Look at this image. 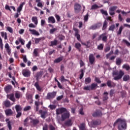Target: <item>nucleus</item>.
Listing matches in <instances>:
<instances>
[{"mask_svg":"<svg viewBox=\"0 0 130 130\" xmlns=\"http://www.w3.org/2000/svg\"><path fill=\"white\" fill-rule=\"evenodd\" d=\"M5 107H10L11 106V102H10V101L9 100H6L5 101H4L3 102Z\"/></svg>","mask_w":130,"mask_h":130,"instance_id":"nucleus-30","label":"nucleus"},{"mask_svg":"<svg viewBox=\"0 0 130 130\" xmlns=\"http://www.w3.org/2000/svg\"><path fill=\"white\" fill-rule=\"evenodd\" d=\"M80 72L81 74L80 75L79 79L80 80H82V79H83V77H84V73L85 72V71H84V69H81Z\"/></svg>","mask_w":130,"mask_h":130,"instance_id":"nucleus-47","label":"nucleus"},{"mask_svg":"<svg viewBox=\"0 0 130 130\" xmlns=\"http://www.w3.org/2000/svg\"><path fill=\"white\" fill-rule=\"evenodd\" d=\"M19 41L20 42L21 45H24L25 44V41L23 40L22 38H19Z\"/></svg>","mask_w":130,"mask_h":130,"instance_id":"nucleus-62","label":"nucleus"},{"mask_svg":"<svg viewBox=\"0 0 130 130\" xmlns=\"http://www.w3.org/2000/svg\"><path fill=\"white\" fill-rule=\"evenodd\" d=\"M123 26L121 25L119 29V30L117 31V35H120L121 34V32H122V30H123Z\"/></svg>","mask_w":130,"mask_h":130,"instance_id":"nucleus-49","label":"nucleus"},{"mask_svg":"<svg viewBox=\"0 0 130 130\" xmlns=\"http://www.w3.org/2000/svg\"><path fill=\"white\" fill-rule=\"evenodd\" d=\"M104 48V45L103 44H100L98 46L97 49L99 50H103Z\"/></svg>","mask_w":130,"mask_h":130,"instance_id":"nucleus-50","label":"nucleus"},{"mask_svg":"<svg viewBox=\"0 0 130 130\" xmlns=\"http://www.w3.org/2000/svg\"><path fill=\"white\" fill-rule=\"evenodd\" d=\"M42 76H43V71H40L37 73L36 80L37 82H36L34 84L35 87H36L37 90L39 91V92H41L42 90V88L39 86V82L38 81H39V80L42 78Z\"/></svg>","mask_w":130,"mask_h":130,"instance_id":"nucleus-2","label":"nucleus"},{"mask_svg":"<svg viewBox=\"0 0 130 130\" xmlns=\"http://www.w3.org/2000/svg\"><path fill=\"white\" fill-rule=\"evenodd\" d=\"M118 124V128L119 130H125L126 129V122L125 120L118 118L114 123V126Z\"/></svg>","mask_w":130,"mask_h":130,"instance_id":"nucleus-1","label":"nucleus"},{"mask_svg":"<svg viewBox=\"0 0 130 130\" xmlns=\"http://www.w3.org/2000/svg\"><path fill=\"white\" fill-rule=\"evenodd\" d=\"M29 31L32 35H35L36 36H39V35H40V34L35 29H31V28H29Z\"/></svg>","mask_w":130,"mask_h":130,"instance_id":"nucleus-20","label":"nucleus"},{"mask_svg":"<svg viewBox=\"0 0 130 130\" xmlns=\"http://www.w3.org/2000/svg\"><path fill=\"white\" fill-rule=\"evenodd\" d=\"M43 130H48V125H47L46 124H45L43 126Z\"/></svg>","mask_w":130,"mask_h":130,"instance_id":"nucleus-64","label":"nucleus"},{"mask_svg":"<svg viewBox=\"0 0 130 130\" xmlns=\"http://www.w3.org/2000/svg\"><path fill=\"white\" fill-rule=\"evenodd\" d=\"M100 28V24L96 23L95 24L91 25L89 27V30H96V29H99Z\"/></svg>","mask_w":130,"mask_h":130,"instance_id":"nucleus-17","label":"nucleus"},{"mask_svg":"<svg viewBox=\"0 0 130 130\" xmlns=\"http://www.w3.org/2000/svg\"><path fill=\"white\" fill-rule=\"evenodd\" d=\"M25 5V3L23 2L20 5V6L17 8V13H21V11H22V9H23V7Z\"/></svg>","mask_w":130,"mask_h":130,"instance_id":"nucleus-29","label":"nucleus"},{"mask_svg":"<svg viewBox=\"0 0 130 130\" xmlns=\"http://www.w3.org/2000/svg\"><path fill=\"white\" fill-rule=\"evenodd\" d=\"M75 47L76 48V49H78L79 51H80L82 45L80 43H75Z\"/></svg>","mask_w":130,"mask_h":130,"instance_id":"nucleus-31","label":"nucleus"},{"mask_svg":"<svg viewBox=\"0 0 130 130\" xmlns=\"http://www.w3.org/2000/svg\"><path fill=\"white\" fill-rule=\"evenodd\" d=\"M91 78L87 77L85 79L84 82L86 85H88V84H90L91 83Z\"/></svg>","mask_w":130,"mask_h":130,"instance_id":"nucleus-39","label":"nucleus"},{"mask_svg":"<svg viewBox=\"0 0 130 130\" xmlns=\"http://www.w3.org/2000/svg\"><path fill=\"white\" fill-rule=\"evenodd\" d=\"M123 26L121 25L119 29V30L117 31V35H120L121 34V32H122V30H123Z\"/></svg>","mask_w":130,"mask_h":130,"instance_id":"nucleus-48","label":"nucleus"},{"mask_svg":"<svg viewBox=\"0 0 130 130\" xmlns=\"http://www.w3.org/2000/svg\"><path fill=\"white\" fill-rule=\"evenodd\" d=\"M16 112H22V106L20 105H16L15 106Z\"/></svg>","mask_w":130,"mask_h":130,"instance_id":"nucleus-27","label":"nucleus"},{"mask_svg":"<svg viewBox=\"0 0 130 130\" xmlns=\"http://www.w3.org/2000/svg\"><path fill=\"white\" fill-rule=\"evenodd\" d=\"M121 64V59H120V58H118L116 61V64H117V66H120Z\"/></svg>","mask_w":130,"mask_h":130,"instance_id":"nucleus-52","label":"nucleus"},{"mask_svg":"<svg viewBox=\"0 0 130 130\" xmlns=\"http://www.w3.org/2000/svg\"><path fill=\"white\" fill-rule=\"evenodd\" d=\"M89 61L90 64H94L95 63V56L93 54H90L89 55Z\"/></svg>","mask_w":130,"mask_h":130,"instance_id":"nucleus-15","label":"nucleus"},{"mask_svg":"<svg viewBox=\"0 0 130 130\" xmlns=\"http://www.w3.org/2000/svg\"><path fill=\"white\" fill-rule=\"evenodd\" d=\"M5 112L7 116H11V115H13V111L11 109L6 110Z\"/></svg>","mask_w":130,"mask_h":130,"instance_id":"nucleus-21","label":"nucleus"},{"mask_svg":"<svg viewBox=\"0 0 130 130\" xmlns=\"http://www.w3.org/2000/svg\"><path fill=\"white\" fill-rule=\"evenodd\" d=\"M67 111V108L62 107L61 108H58L56 110V114L57 115H59V114H62L64 112Z\"/></svg>","mask_w":130,"mask_h":130,"instance_id":"nucleus-9","label":"nucleus"},{"mask_svg":"<svg viewBox=\"0 0 130 130\" xmlns=\"http://www.w3.org/2000/svg\"><path fill=\"white\" fill-rule=\"evenodd\" d=\"M107 33L104 32L98 38V41H100V40H102L103 42H107Z\"/></svg>","mask_w":130,"mask_h":130,"instance_id":"nucleus-4","label":"nucleus"},{"mask_svg":"<svg viewBox=\"0 0 130 130\" xmlns=\"http://www.w3.org/2000/svg\"><path fill=\"white\" fill-rule=\"evenodd\" d=\"M15 97L16 99L19 100V99L22 98L23 97V93L20 91H17L15 93Z\"/></svg>","mask_w":130,"mask_h":130,"instance_id":"nucleus-18","label":"nucleus"},{"mask_svg":"<svg viewBox=\"0 0 130 130\" xmlns=\"http://www.w3.org/2000/svg\"><path fill=\"white\" fill-rule=\"evenodd\" d=\"M39 105H43V102H40L38 100V101H36L35 103V111L37 112L39 110Z\"/></svg>","mask_w":130,"mask_h":130,"instance_id":"nucleus-11","label":"nucleus"},{"mask_svg":"<svg viewBox=\"0 0 130 130\" xmlns=\"http://www.w3.org/2000/svg\"><path fill=\"white\" fill-rule=\"evenodd\" d=\"M56 96V92L53 91L52 92H49L47 93L46 99L47 100H50V99H53Z\"/></svg>","mask_w":130,"mask_h":130,"instance_id":"nucleus-7","label":"nucleus"},{"mask_svg":"<svg viewBox=\"0 0 130 130\" xmlns=\"http://www.w3.org/2000/svg\"><path fill=\"white\" fill-rule=\"evenodd\" d=\"M31 122L33 124V125H37V124L39 123V120L37 119H32Z\"/></svg>","mask_w":130,"mask_h":130,"instance_id":"nucleus-33","label":"nucleus"},{"mask_svg":"<svg viewBox=\"0 0 130 130\" xmlns=\"http://www.w3.org/2000/svg\"><path fill=\"white\" fill-rule=\"evenodd\" d=\"M83 90H86V91H91V87L90 85L87 86H84L83 87Z\"/></svg>","mask_w":130,"mask_h":130,"instance_id":"nucleus-59","label":"nucleus"},{"mask_svg":"<svg viewBox=\"0 0 130 130\" xmlns=\"http://www.w3.org/2000/svg\"><path fill=\"white\" fill-rule=\"evenodd\" d=\"M36 3H37V6L39 8H43V5L42 4V3L41 2V0H36Z\"/></svg>","mask_w":130,"mask_h":130,"instance_id":"nucleus-36","label":"nucleus"},{"mask_svg":"<svg viewBox=\"0 0 130 130\" xmlns=\"http://www.w3.org/2000/svg\"><path fill=\"white\" fill-rule=\"evenodd\" d=\"M64 124L66 125V126H72L73 125V122H72V119H69L68 120H67Z\"/></svg>","mask_w":130,"mask_h":130,"instance_id":"nucleus-26","label":"nucleus"},{"mask_svg":"<svg viewBox=\"0 0 130 130\" xmlns=\"http://www.w3.org/2000/svg\"><path fill=\"white\" fill-rule=\"evenodd\" d=\"M34 56H38V49H35L33 52Z\"/></svg>","mask_w":130,"mask_h":130,"instance_id":"nucleus-51","label":"nucleus"},{"mask_svg":"<svg viewBox=\"0 0 130 130\" xmlns=\"http://www.w3.org/2000/svg\"><path fill=\"white\" fill-rule=\"evenodd\" d=\"M81 10H82V6L81 5L76 3L74 5V11L76 13H80L81 12Z\"/></svg>","mask_w":130,"mask_h":130,"instance_id":"nucleus-12","label":"nucleus"},{"mask_svg":"<svg viewBox=\"0 0 130 130\" xmlns=\"http://www.w3.org/2000/svg\"><path fill=\"white\" fill-rule=\"evenodd\" d=\"M8 99H9L12 102H16V98H15V94L12 93L7 95Z\"/></svg>","mask_w":130,"mask_h":130,"instance_id":"nucleus-16","label":"nucleus"},{"mask_svg":"<svg viewBox=\"0 0 130 130\" xmlns=\"http://www.w3.org/2000/svg\"><path fill=\"white\" fill-rule=\"evenodd\" d=\"M60 82H68V79H66L64 76L62 75L60 77Z\"/></svg>","mask_w":130,"mask_h":130,"instance_id":"nucleus-61","label":"nucleus"},{"mask_svg":"<svg viewBox=\"0 0 130 130\" xmlns=\"http://www.w3.org/2000/svg\"><path fill=\"white\" fill-rule=\"evenodd\" d=\"M86 129V126H85V123H82L80 124L79 126V130H85Z\"/></svg>","mask_w":130,"mask_h":130,"instance_id":"nucleus-44","label":"nucleus"},{"mask_svg":"<svg viewBox=\"0 0 130 130\" xmlns=\"http://www.w3.org/2000/svg\"><path fill=\"white\" fill-rule=\"evenodd\" d=\"M4 90L7 94H8V93H10V92H11V90H12V85H9L5 87Z\"/></svg>","mask_w":130,"mask_h":130,"instance_id":"nucleus-24","label":"nucleus"},{"mask_svg":"<svg viewBox=\"0 0 130 130\" xmlns=\"http://www.w3.org/2000/svg\"><path fill=\"white\" fill-rule=\"evenodd\" d=\"M5 48L8 52V54H10V53H11V49H10V45H9L8 43L5 44Z\"/></svg>","mask_w":130,"mask_h":130,"instance_id":"nucleus-32","label":"nucleus"},{"mask_svg":"<svg viewBox=\"0 0 130 130\" xmlns=\"http://www.w3.org/2000/svg\"><path fill=\"white\" fill-rule=\"evenodd\" d=\"M107 85L109 88H112L113 87H115L116 84L114 82L111 81V80H108L107 81Z\"/></svg>","mask_w":130,"mask_h":130,"instance_id":"nucleus-19","label":"nucleus"},{"mask_svg":"<svg viewBox=\"0 0 130 130\" xmlns=\"http://www.w3.org/2000/svg\"><path fill=\"white\" fill-rule=\"evenodd\" d=\"M32 22H33L35 25H37L38 24V19H37V17L36 16H33L31 18Z\"/></svg>","mask_w":130,"mask_h":130,"instance_id":"nucleus-34","label":"nucleus"},{"mask_svg":"<svg viewBox=\"0 0 130 130\" xmlns=\"http://www.w3.org/2000/svg\"><path fill=\"white\" fill-rule=\"evenodd\" d=\"M108 24V23H107V21L106 20H105L103 25V27H102L103 30H106V28H107Z\"/></svg>","mask_w":130,"mask_h":130,"instance_id":"nucleus-38","label":"nucleus"},{"mask_svg":"<svg viewBox=\"0 0 130 130\" xmlns=\"http://www.w3.org/2000/svg\"><path fill=\"white\" fill-rule=\"evenodd\" d=\"M104 95H105L103 97V101H106V100L108 99V92H104Z\"/></svg>","mask_w":130,"mask_h":130,"instance_id":"nucleus-41","label":"nucleus"},{"mask_svg":"<svg viewBox=\"0 0 130 130\" xmlns=\"http://www.w3.org/2000/svg\"><path fill=\"white\" fill-rule=\"evenodd\" d=\"M55 31H57V28H53L52 29H50L49 33L50 34H53Z\"/></svg>","mask_w":130,"mask_h":130,"instance_id":"nucleus-55","label":"nucleus"},{"mask_svg":"<svg viewBox=\"0 0 130 130\" xmlns=\"http://www.w3.org/2000/svg\"><path fill=\"white\" fill-rule=\"evenodd\" d=\"M39 112L41 114V117L42 118H43V119L46 118V115H47L48 113L47 110H45V111L40 110Z\"/></svg>","mask_w":130,"mask_h":130,"instance_id":"nucleus-10","label":"nucleus"},{"mask_svg":"<svg viewBox=\"0 0 130 130\" xmlns=\"http://www.w3.org/2000/svg\"><path fill=\"white\" fill-rule=\"evenodd\" d=\"M58 42V41L55 39L54 41H51V44L49 45V46H56V45H57Z\"/></svg>","mask_w":130,"mask_h":130,"instance_id":"nucleus-28","label":"nucleus"},{"mask_svg":"<svg viewBox=\"0 0 130 130\" xmlns=\"http://www.w3.org/2000/svg\"><path fill=\"white\" fill-rule=\"evenodd\" d=\"M7 31H9V32L10 33H11L12 34H13V33H14V30H13V28H12L10 26L7 27Z\"/></svg>","mask_w":130,"mask_h":130,"instance_id":"nucleus-56","label":"nucleus"},{"mask_svg":"<svg viewBox=\"0 0 130 130\" xmlns=\"http://www.w3.org/2000/svg\"><path fill=\"white\" fill-rule=\"evenodd\" d=\"M2 38H4L5 40H8V33L5 31H1L0 32Z\"/></svg>","mask_w":130,"mask_h":130,"instance_id":"nucleus-22","label":"nucleus"},{"mask_svg":"<svg viewBox=\"0 0 130 130\" xmlns=\"http://www.w3.org/2000/svg\"><path fill=\"white\" fill-rule=\"evenodd\" d=\"M115 29V24H113L109 26L108 30L109 31H112V32H113Z\"/></svg>","mask_w":130,"mask_h":130,"instance_id":"nucleus-40","label":"nucleus"},{"mask_svg":"<svg viewBox=\"0 0 130 130\" xmlns=\"http://www.w3.org/2000/svg\"><path fill=\"white\" fill-rule=\"evenodd\" d=\"M93 125H99L101 123V121L100 120H96L92 121Z\"/></svg>","mask_w":130,"mask_h":130,"instance_id":"nucleus-42","label":"nucleus"},{"mask_svg":"<svg viewBox=\"0 0 130 130\" xmlns=\"http://www.w3.org/2000/svg\"><path fill=\"white\" fill-rule=\"evenodd\" d=\"M90 90H96L97 88H98V84L97 83H92L90 85Z\"/></svg>","mask_w":130,"mask_h":130,"instance_id":"nucleus-25","label":"nucleus"},{"mask_svg":"<svg viewBox=\"0 0 130 130\" xmlns=\"http://www.w3.org/2000/svg\"><path fill=\"white\" fill-rule=\"evenodd\" d=\"M31 106H27L24 108L23 111H28V110H31Z\"/></svg>","mask_w":130,"mask_h":130,"instance_id":"nucleus-57","label":"nucleus"},{"mask_svg":"<svg viewBox=\"0 0 130 130\" xmlns=\"http://www.w3.org/2000/svg\"><path fill=\"white\" fill-rule=\"evenodd\" d=\"M48 22L54 24V23H55V18H54L53 16L49 17L48 18Z\"/></svg>","mask_w":130,"mask_h":130,"instance_id":"nucleus-23","label":"nucleus"},{"mask_svg":"<svg viewBox=\"0 0 130 130\" xmlns=\"http://www.w3.org/2000/svg\"><path fill=\"white\" fill-rule=\"evenodd\" d=\"M8 127L9 128V130H12V125L11 124V121H8Z\"/></svg>","mask_w":130,"mask_h":130,"instance_id":"nucleus-63","label":"nucleus"},{"mask_svg":"<svg viewBox=\"0 0 130 130\" xmlns=\"http://www.w3.org/2000/svg\"><path fill=\"white\" fill-rule=\"evenodd\" d=\"M32 97H33V95H32V94L27 93L26 94V98L27 100H31Z\"/></svg>","mask_w":130,"mask_h":130,"instance_id":"nucleus-46","label":"nucleus"},{"mask_svg":"<svg viewBox=\"0 0 130 130\" xmlns=\"http://www.w3.org/2000/svg\"><path fill=\"white\" fill-rule=\"evenodd\" d=\"M118 7L117 6H111L109 9V13L110 16L115 15V11L117 10Z\"/></svg>","mask_w":130,"mask_h":130,"instance_id":"nucleus-6","label":"nucleus"},{"mask_svg":"<svg viewBox=\"0 0 130 130\" xmlns=\"http://www.w3.org/2000/svg\"><path fill=\"white\" fill-rule=\"evenodd\" d=\"M102 115H103V114L100 110H96L92 114L93 117H101Z\"/></svg>","mask_w":130,"mask_h":130,"instance_id":"nucleus-8","label":"nucleus"},{"mask_svg":"<svg viewBox=\"0 0 130 130\" xmlns=\"http://www.w3.org/2000/svg\"><path fill=\"white\" fill-rule=\"evenodd\" d=\"M17 114L16 116V118H19V117H21L22 116V112H16Z\"/></svg>","mask_w":130,"mask_h":130,"instance_id":"nucleus-60","label":"nucleus"},{"mask_svg":"<svg viewBox=\"0 0 130 130\" xmlns=\"http://www.w3.org/2000/svg\"><path fill=\"white\" fill-rule=\"evenodd\" d=\"M73 30L75 32V36L77 38V40H78V41H81V35L79 34L80 30L76 28H73Z\"/></svg>","mask_w":130,"mask_h":130,"instance_id":"nucleus-13","label":"nucleus"},{"mask_svg":"<svg viewBox=\"0 0 130 130\" xmlns=\"http://www.w3.org/2000/svg\"><path fill=\"white\" fill-rule=\"evenodd\" d=\"M70 116H71L70 112L68 111V110H67V111L62 113L61 115L62 121H64L65 119H68V118H70Z\"/></svg>","mask_w":130,"mask_h":130,"instance_id":"nucleus-5","label":"nucleus"},{"mask_svg":"<svg viewBox=\"0 0 130 130\" xmlns=\"http://www.w3.org/2000/svg\"><path fill=\"white\" fill-rule=\"evenodd\" d=\"M101 13L103 14V15H105V16H108V13L107 11H105L103 9L101 10Z\"/></svg>","mask_w":130,"mask_h":130,"instance_id":"nucleus-58","label":"nucleus"},{"mask_svg":"<svg viewBox=\"0 0 130 130\" xmlns=\"http://www.w3.org/2000/svg\"><path fill=\"white\" fill-rule=\"evenodd\" d=\"M129 75H125L123 77V81H124V82H127V81H129Z\"/></svg>","mask_w":130,"mask_h":130,"instance_id":"nucleus-37","label":"nucleus"},{"mask_svg":"<svg viewBox=\"0 0 130 130\" xmlns=\"http://www.w3.org/2000/svg\"><path fill=\"white\" fill-rule=\"evenodd\" d=\"M0 48L3 50L4 49V43H3V39L0 36Z\"/></svg>","mask_w":130,"mask_h":130,"instance_id":"nucleus-53","label":"nucleus"},{"mask_svg":"<svg viewBox=\"0 0 130 130\" xmlns=\"http://www.w3.org/2000/svg\"><path fill=\"white\" fill-rule=\"evenodd\" d=\"M113 76H117L114 77V80L115 81H118V80H120L124 76V72L121 70H120L119 72L115 71L113 72Z\"/></svg>","mask_w":130,"mask_h":130,"instance_id":"nucleus-3","label":"nucleus"},{"mask_svg":"<svg viewBox=\"0 0 130 130\" xmlns=\"http://www.w3.org/2000/svg\"><path fill=\"white\" fill-rule=\"evenodd\" d=\"M43 39V38H35V44H38L41 40Z\"/></svg>","mask_w":130,"mask_h":130,"instance_id":"nucleus-43","label":"nucleus"},{"mask_svg":"<svg viewBox=\"0 0 130 130\" xmlns=\"http://www.w3.org/2000/svg\"><path fill=\"white\" fill-rule=\"evenodd\" d=\"M123 69H125L126 71H129L130 67L128 64H124L122 66Z\"/></svg>","mask_w":130,"mask_h":130,"instance_id":"nucleus-45","label":"nucleus"},{"mask_svg":"<svg viewBox=\"0 0 130 130\" xmlns=\"http://www.w3.org/2000/svg\"><path fill=\"white\" fill-rule=\"evenodd\" d=\"M100 7L98 5L94 4L91 6V10H96V9H99Z\"/></svg>","mask_w":130,"mask_h":130,"instance_id":"nucleus-54","label":"nucleus"},{"mask_svg":"<svg viewBox=\"0 0 130 130\" xmlns=\"http://www.w3.org/2000/svg\"><path fill=\"white\" fill-rule=\"evenodd\" d=\"M62 59H63V57H59L57 59H55L54 61V62H55V63H58V62H60Z\"/></svg>","mask_w":130,"mask_h":130,"instance_id":"nucleus-35","label":"nucleus"},{"mask_svg":"<svg viewBox=\"0 0 130 130\" xmlns=\"http://www.w3.org/2000/svg\"><path fill=\"white\" fill-rule=\"evenodd\" d=\"M22 74L24 77L28 78V77H30L31 75V72L28 70L25 69L22 71Z\"/></svg>","mask_w":130,"mask_h":130,"instance_id":"nucleus-14","label":"nucleus"}]
</instances>
